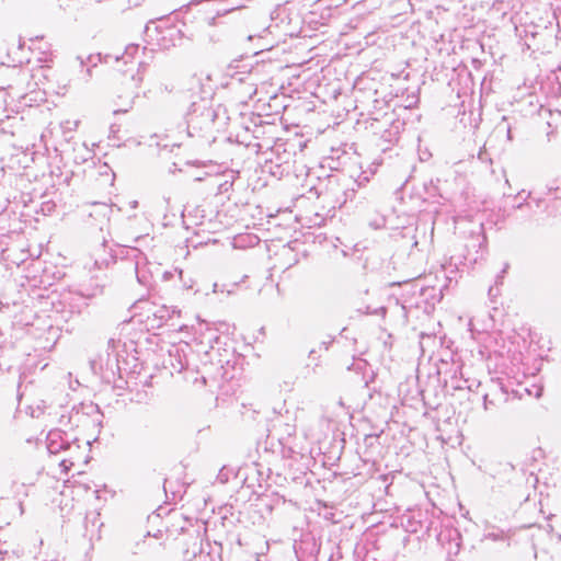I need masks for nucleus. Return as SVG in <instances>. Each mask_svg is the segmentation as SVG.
Masks as SVG:
<instances>
[{"label":"nucleus","instance_id":"0eeeda50","mask_svg":"<svg viewBox=\"0 0 561 561\" xmlns=\"http://www.w3.org/2000/svg\"><path fill=\"white\" fill-rule=\"evenodd\" d=\"M508 263L505 264L504 268L502 270V274L506 273L507 268H508Z\"/></svg>","mask_w":561,"mask_h":561},{"label":"nucleus","instance_id":"f257e3e1","mask_svg":"<svg viewBox=\"0 0 561 561\" xmlns=\"http://www.w3.org/2000/svg\"><path fill=\"white\" fill-rule=\"evenodd\" d=\"M139 54H141L142 58L138 62V68L136 75H133L130 78L131 81V95L137 96L138 91L144 81L145 72L153 60V50L148 49L147 47L140 48L139 45L130 44L125 48L124 54L122 55V59L125 64L133 61L136 59Z\"/></svg>","mask_w":561,"mask_h":561},{"label":"nucleus","instance_id":"1a4fd4ad","mask_svg":"<svg viewBox=\"0 0 561 561\" xmlns=\"http://www.w3.org/2000/svg\"><path fill=\"white\" fill-rule=\"evenodd\" d=\"M169 92H172L173 91V87H171V89H168L165 88Z\"/></svg>","mask_w":561,"mask_h":561},{"label":"nucleus","instance_id":"423d86ee","mask_svg":"<svg viewBox=\"0 0 561 561\" xmlns=\"http://www.w3.org/2000/svg\"><path fill=\"white\" fill-rule=\"evenodd\" d=\"M67 462H69L71 466L73 465V461L71 459H62L61 460V465L65 466L66 468H68Z\"/></svg>","mask_w":561,"mask_h":561},{"label":"nucleus","instance_id":"20e7f679","mask_svg":"<svg viewBox=\"0 0 561 561\" xmlns=\"http://www.w3.org/2000/svg\"><path fill=\"white\" fill-rule=\"evenodd\" d=\"M497 393H500L502 397L505 394L502 387H496L495 393H485L483 396V407L484 410H489L490 405H494V399H491L490 397H495Z\"/></svg>","mask_w":561,"mask_h":561},{"label":"nucleus","instance_id":"7ed1b4c3","mask_svg":"<svg viewBox=\"0 0 561 561\" xmlns=\"http://www.w3.org/2000/svg\"><path fill=\"white\" fill-rule=\"evenodd\" d=\"M103 523L101 522L100 514L92 513L87 515L84 528L85 536L89 537L90 541L101 539V527Z\"/></svg>","mask_w":561,"mask_h":561},{"label":"nucleus","instance_id":"6e6552de","mask_svg":"<svg viewBox=\"0 0 561 561\" xmlns=\"http://www.w3.org/2000/svg\"><path fill=\"white\" fill-rule=\"evenodd\" d=\"M110 346L114 347V340L108 341Z\"/></svg>","mask_w":561,"mask_h":561},{"label":"nucleus","instance_id":"f03ea898","mask_svg":"<svg viewBox=\"0 0 561 561\" xmlns=\"http://www.w3.org/2000/svg\"><path fill=\"white\" fill-rule=\"evenodd\" d=\"M79 448L80 446L77 442H70L67 435L59 430L50 431L47 435V449L50 454Z\"/></svg>","mask_w":561,"mask_h":561},{"label":"nucleus","instance_id":"39448f33","mask_svg":"<svg viewBox=\"0 0 561 561\" xmlns=\"http://www.w3.org/2000/svg\"><path fill=\"white\" fill-rule=\"evenodd\" d=\"M207 117L210 119V121H214L215 118V115L213 113V111L210 108L207 110Z\"/></svg>","mask_w":561,"mask_h":561}]
</instances>
